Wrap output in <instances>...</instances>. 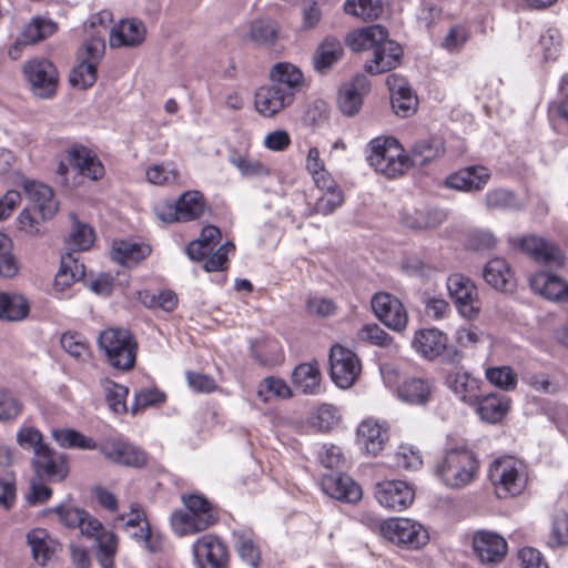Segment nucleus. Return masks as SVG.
Segmentation results:
<instances>
[{
  "mask_svg": "<svg viewBox=\"0 0 568 568\" xmlns=\"http://www.w3.org/2000/svg\"><path fill=\"white\" fill-rule=\"evenodd\" d=\"M151 253V247L144 243H135L132 241H114L112 245V258L125 266L138 264Z\"/></svg>",
  "mask_w": 568,
  "mask_h": 568,
  "instance_id": "e433bc0d",
  "label": "nucleus"
},
{
  "mask_svg": "<svg viewBox=\"0 0 568 568\" xmlns=\"http://www.w3.org/2000/svg\"><path fill=\"white\" fill-rule=\"evenodd\" d=\"M291 378L293 387L304 395H316L321 390L322 374L315 361L297 365Z\"/></svg>",
  "mask_w": 568,
  "mask_h": 568,
  "instance_id": "7c9ffc66",
  "label": "nucleus"
},
{
  "mask_svg": "<svg viewBox=\"0 0 568 568\" xmlns=\"http://www.w3.org/2000/svg\"><path fill=\"white\" fill-rule=\"evenodd\" d=\"M529 284L534 292L550 301H566L568 298V284L550 273H536L530 277Z\"/></svg>",
  "mask_w": 568,
  "mask_h": 568,
  "instance_id": "c756f323",
  "label": "nucleus"
},
{
  "mask_svg": "<svg viewBox=\"0 0 568 568\" xmlns=\"http://www.w3.org/2000/svg\"><path fill=\"white\" fill-rule=\"evenodd\" d=\"M221 240V232L214 225L203 227L197 240L186 246V254L192 261H202Z\"/></svg>",
  "mask_w": 568,
  "mask_h": 568,
  "instance_id": "37998d69",
  "label": "nucleus"
},
{
  "mask_svg": "<svg viewBox=\"0 0 568 568\" xmlns=\"http://www.w3.org/2000/svg\"><path fill=\"white\" fill-rule=\"evenodd\" d=\"M97 81V64L82 60L70 73V82L79 89H88Z\"/></svg>",
  "mask_w": 568,
  "mask_h": 568,
  "instance_id": "e2e57ef3",
  "label": "nucleus"
},
{
  "mask_svg": "<svg viewBox=\"0 0 568 568\" xmlns=\"http://www.w3.org/2000/svg\"><path fill=\"white\" fill-rule=\"evenodd\" d=\"M485 375L490 384L504 390L515 389L518 381L517 374L509 366L488 367Z\"/></svg>",
  "mask_w": 568,
  "mask_h": 568,
  "instance_id": "bf43d9fd",
  "label": "nucleus"
},
{
  "mask_svg": "<svg viewBox=\"0 0 568 568\" xmlns=\"http://www.w3.org/2000/svg\"><path fill=\"white\" fill-rule=\"evenodd\" d=\"M146 180L155 185L175 184L180 180V173L173 162H164L151 165L146 172Z\"/></svg>",
  "mask_w": 568,
  "mask_h": 568,
  "instance_id": "6e6d98bb",
  "label": "nucleus"
},
{
  "mask_svg": "<svg viewBox=\"0 0 568 568\" xmlns=\"http://www.w3.org/2000/svg\"><path fill=\"white\" fill-rule=\"evenodd\" d=\"M446 219L443 211L426 204L407 205L400 211V223L412 230H429L439 226Z\"/></svg>",
  "mask_w": 568,
  "mask_h": 568,
  "instance_id": "a211bd4d",
  "label": "nucleus"
},
{
  "mask_svg": "<svg viewBox=\"0 0 568 568\" xmlns=\"http://www.w3.org/2000/svg\"><path fill=\"white\" fill-rule=\"evenodd\" d=\"M548 544L551 547L568 544V514L566 511L559 510L554 515Z\"/></svg>",
  "mask_w": 568,
  "mask_h": 568,
  "instance_id": "774afa93",
  "label": "nucleus"
},
{
  "mask_svg": "<svg viewBox=\"0 0 568 568\" xmlns=\"http://www.w3.org/2000/svg\"><path fill=\"white\" fill-rule=\"evenodd\" d=\"M145 34L146 29L141 20L124 19L112 28L109 42L112 48L138 47L144 41Z\"/></svg>",
  "mask_w": 568,
  "mask_h": 568,
  "instance_id": "b1692460",
  "label": "nucleus"
},
{
  "mask_svg": "<svg viewBox=\"0 0 568 568\" xmlns=\"http://www.w3.org/2000/svg\"><path fill=\"white\" fill-rule=\"evenodd\" d=\"M23 189L30 201V207L41 215V220H50L55 215L58 203L50 186L37 181H26Z\"/></svg>",
  "mask_w": 568,
  "mask_h": 568,
  "instance_id": "5701e85b",
  "label": "nucleus"
},
{
  "mask_svg": "<svg viewBox=\"0 0 568 568\" xmlns=\"http://www.w3.org/2000/svg\"><path fill=\"white\" fill-rule=\"evenodd\" d=\"M185 509L175 510L171 515L173 531L182 537L206 530L217 521V514L212 504L202 495H182Z\"/></svg>",
  "mask_w": 568,
  "mask_h": 568,
  "instance_id": "f257e3e1",
  "label": "nucleus"
},
{
  "mask_svg": "<svg viewBox=\"0 0 568 568\" xmlns=\"http://www.w3.org/2000/svg\"><path fill=\"white\" fill-rule=\"evenodd\" d=\"M268 394L281 398L287 399L293 396L292 388L287 385V383L280 377H266L260 384L257 396L263 400H268Z\"/></svg>",
  "mask_w": 568,
  "mask_h": 568,
  "instance_id": "13d9d810",
  "label": "nucleus"
},
{
  "mask_svg": "<svg viewBox=\"0 0 568 568\" xmlns=\"http://www.w3.org/2000/svg\"><path fill=\"white\" fill-rule=\"evenodd\" d=\"M446 285L458 314L469 321L478 318L481 300L475 283L463 274H453Z\"/></svg>",
  "mask_w": 568,
  "mask_h": 568,
  "instance_id": "0eeeda50",
  "label": "nucleus"
},
{
  "mask_svg": "<svg viewBox=\"0 0 568 568\" xmlns=\"http://www.w3.org/2000/svg\"><path fill=\"white\" fill-rule=\"evenodd\" d=\"M229 161L235 169H237L243 178L253 179L267 176L270 174V169L264 163L239 152L231 153Z\"/></svg>",
  "mask_w": 568,
  "mask_h": 568,
  "instance_id": "864d4df0",
  "label": "nucleus"
},
{
  "mask_svg": "<svg viewBox=\"0 0 568 568\" xmlns=\"http://www.w3.org/2000/svg\"><path fill=\"white\" fill-rule=\"evenodd\" d=\"M445 152L444 143L439 139H428L417 141L410 149L407 156L409 166H424L436 159L440 158Z\"/></svg>",
  "mask_w": 568,
  "mask_h": 568,
  "instance_id": "a19ab883",
  "label": "nucleus"
},
{
  "mask_svg": "<svg viewBox=\"0 0 568 568\" xmlns=\"http://www.w3.org/2000/svg\"><path fill=\"white\" fill-rule=\"evenodd\" d=\"M448 387L460 398V400L473 404L478 400V381L466 372L454 371L447 376Z\"/></svg>",
  "mask_w": 568,
  "mask_h": 568,
  "instance_id": "ea45409f",
  "label": "nucleus"
},
{
  "mask_svg": "<svg viewBox=\"0 0 568 568\" xmlns=\"http://www.w3.org/2000/svg\"><path fill=\"white\" fill-rule=\"evenodd\" d=\"M387 438V429L374 419L363 420L357 428L358 443L371 455H377Z\"/></svg>",
  "mask_w": 568,
  "mask_h": 568,
  "instance_id": "f704fd0d",
  "label": "nucleus"
},
{
  "mask_svg": "<svg viewBox=\"0 0 568 568\" xmlns=\"http://www.w3.org/2000/svg\"><path fill=\"white\" fill-rule=\"evenodd\" d=\"M196 568H227L229 555L224 542L215 535L206 534L192 545Z\"/></svg>",
  "mask_w": 568,
  "mask_h": 568,
  "instance_id": "9d476101",
  "label": "nucleus"
},
{
  "mask_svg": "<svg viewBox=\"0 0 568 568\" xmlns=\"http://www.w3.org/2000/svg\"><path fill=\"white\" fill-rule=\"evenodd\" d=\"M362 371L361 361L355 353L341 345H334L329 353V373L339 388L351 387Z\"/></svg>",
  "mask_w": 568,
  "mask_h": 568,
  "instance_id": "1a4fd4ad",
  "label": "nucleus"
},
{
  "mask_svg": "<svg viewBox=\"0 0 568 568\" xmlns=\"http://www.w3.org/2000/svg\"><path fill=\"white\" fill-rule=\"evenodd\" d=\"M32 466L34 473L40 478L44 477L50 481H61L69 473V467L64 456L57 453L49 446L37 452V455L33 456L32 459Z\"/></svg>",
  "mask_w": 568,
  "mask_h": 568,
  "instance_id": "f3484780",
  "label": "nucleus"
},
{
  "mask_svg": "<svg viewBox=\"0 0 568 568\" xmlns=\"http://www.w3.org/2000/svg\"><path fill=\"white\" fill-rule=\"evenodd\" d=\"M270 81L295 100L305 87V78L301 69L286 61L277 62L270 69Z\"/></svg>",
  "mask_w": 568,
  "mask_h": 568,
  "instance_id": "aec40b11",
  "label": "nucleus"
},
{
  "mask_svg": "<svg viewBox=\"0 0 568 568\" xmlns=\"http://www.w3.org/2000/svg\"><path fill=\"white\" fill-rule=\"evenodd\" d=\"M483 276L488 285L501 292H510L516 286V281L508 263L500 257H495L487 262Z\"/></svg>",
  "mask_w": 568,
  "mask_h": 568,
  "instance_id": "2f4dec72",
  "label": "nucleus"
},
{
  "mask_svg": "<svg viewBox=\"0 0 568 568\" xmlns=\"http://www.w3.org/2000/svg\"><path fill=\"white\" fill-rule=\"evenodd\" d=\"M123 523L124 529L134 538L143 539L149 541L151 537V530L149 521L146 520L145 514L140 509L138 505L131 506L129 515H121L118 518Z\"/></svg>",
  "mask_w": 568,
  "mask_h": 568,
  "instance_id": "de8ad7c7",
  "label": "nucleus"
},
{
  "mask_svg": "<svg viewBox=\"0 0 568 568\" xmlns=\"http://www.w3.org/2000/svg\"><path fill=\"white\" fill-rule=\"evenodd\" d=\"M382 536L398 546L420 548L428 541L427 530L410 518H389L379 526Z\"/></svg>",
  "mask_w": 568,
  "mask_h": 568,
  "instance_id": "6e6552de",
  "label": "nucleus"
},
{
  "mask_svg": "<svg viewBox=\"0 0 568 568\" xmlns=\"http://www.w3.org/2000/svg\"><path fill=\"white\" fill-rule=\"evenodd\" d=\"M234 251L235 245L232 242L220 245L216 251H212L204 256V270L206 272L225 271L229 266V254L234 253Z\"/></svg>",
  "mask_w": 568,
  "mask_h": 568,
  "instance_id": "680f3d73",
  "label": "nucleus"
},
{
  "mask_svg": "<svg viewBox=\"0 0 568 568\" xmlns=\"http://www.w3.org/2000/svg\"><path fill=\"white\" fill-rule=\"evenodd\" d=\"M510 407V402L505 395L489 394L478 403L480 417L491 424L500 422Z\"/></svg>",
  "mask_w": 568,
  "mask_h": 568,
  "instance_id": "c03bdc74",
  "label": "nucleus"
},
{
  "mask_svg": "<svg viewBox=\"0 0 568 568\" xmlns=\"http://www.w3.org/2000/svg\"><path fill=\"white\" fill-rule=\"evenodd\" d=\"M403 55L400 45L385 37L375 49L373 59L365 63V71L371 74H379L390 71L399 65Z\"/></svg>",
  "mask_w": 568,
  "mask_h": 568,
  "instance_id": "4be33fe9",
  "label": "nucleus"
},
{
  "mask_svg": "<svg viewBox=\"0 0 568 568\" xmlns=\"http://www.w3.org/2000/svg\"><path fill=\"white\" fill-rule=\"evenodd\" d=\"M102 387L105 392V398L111 410L114 413L126 412L125 398L129 394V389L110 379H103Z\"/></svg>",
  "mask_w": 568,
  "mask_h": 568,
  "instance_id": "052dcab7",
  "label": "nucleus"
},
{
  "mask_svg": "<svg viewBox=\"0 0 568 568\" xmlns=\"http://www.w3.org/2000/svg\"><path fill=\"white\" fill-rule=\"evenodd\" d=\"M368 81L365 75L358 74L353 82L344 85L338 92V105L343 114L353 116L363 104V97L368 93Z\"/></svg>",
  "mask_w": 568,
  "mask_h": 568,
  "instance_id": "bb28decb",
  "label": "nucleus"
},
{
  "mask_svg": "<svg viewBox=\"0 0 568 568\" xmlns=\"http://www.w3.org/2000/svg\"><path fill=\"white\" fill-rule=\"evenodd\" d=\"M55 30L57 24L50 19L34 17L23 27L19 38L27 45L33 44L50 37Z\"/></svg>",
  "mask_w": 568,
  "mask_h": 568,
  "instance_id": "8fccbe9b",
  "label": "nucleus"
},
{
  "mask_svg": "<svg viewBox=\"0 0 568 568\" xmlns=\"http://www.w3.org/2000/svg\"><path fill=\"white\" fill-rule=\"evenodd\" d=\"M386 84L390 94V103L396 115L408 118L413 115L418 105L416 93L412 90L408 81L396 73L386 78Z\"/></svg>",
  "mask_w": 568,
  "mask_h": 568,
  "instance_id": "4468645a",
  "label": "nucleus"
},
{
  "mask_svg": "<svg viewBox=\"0 0 568 568\" xmlns=\"http://www.w3.org/2000/svg\"><path fill=\"white\" fill-rule=\"evenodd\" d=\"M488 477L499 498L517 496L527 484V471L524 463L513 456L495 459L488 469Z\"/></svg>",
  "mask_w": 568,
  "mask_h": 568,
  "instance_id": "7ed1b4c3",
  "label": "nucleus"
},
{
  "mask_svg": "<svg viewBox=\"0 0 568 568\" xmlns=\"http://www.w3.org/2000/svg\"><path fill=\"white\" fill-rule=\"evenodd\" d=\"M478 467V460L471 450L455 447L445 452L436 464L435 474L445 486L459 489L474 480Z\"/></svg>",
  "mask_w": 568,
  "mask_h": 568,
  "instance_id": "f03ea898",
  "label": "nucleus"
},
{
  "mask_svg": "<svg viewBox=\"0 0 568 568\" xmlns=\"http://www.w3.org/2000/svg\"><path fill=\"white\" fill-rule=\"evenodd\" d=\"M182 222L192 221L203 215L205 203L197 191H186L175 202Z\"/></svg>",
  "mask_w": 568,
  "mask_h": 568,
  "instance_id": "09e8293b",
  "label": "nucleus"
},
{
  "mask_svg": "<svg viewBox=\"0 0 568 568\" xmlns=\"http://www.w3.org/2000/svg\"><path fill=\"white\" fill-rule=\"evenodd\" d=\"M315 186L322 192L313 207L315 213L332 214L344 202V193L334 179H326Z\"/></svg>",
  "mask_w": 568,
  "mask_h": 568,
  "instance_id": "c9c22d12",
  "label": "nucleus"
},
{
  "mask_svg": "<svg viewBox=\"0 0 568 568\" xmlns=\"http://www.w3.org/2000/svg\"><path fill=\"white\" fill-rule=\"evenodd\" d=\"M234 548L241 560L252 568H256L261 560L260 547L256 537L251 530H236L233 532Z\"/></svg>",
  "mask_w": 568,
  "mask_h": 568,
  "instance_id": "79ce46f5",
  "label": "nucleus"
},
{
  "mask_svg": "<svg viewBox=\"0 0 568 568\" xmlns=\"http://www.w3.org/2000/svg\"><path fill=\"white\" fill-rule=\"evenodd\" d=\"M369 164L387 178L402 175L408 169V159L399 142L392 138H376L369 143Z\"/></svg>",
  "mask_w": 568,
  "mask_h": 568,
  "instance_id": "20e7f679",
  "label": "nucleus"
},
{
  "mask_svg": "<svg viewBox=\"0 0 568 568\" xmlns=\"http://www.w3.org/2000/svg\"><path fill=\"white\" fill-rule=\"evenodd\" d=\"M491 173L483 165H470L450 173L445 179V186L462 192L481 191L489 182Z\"/></svg>",
  "mask_w": 568,
  "mask_h": 568,
  "instance_id": "dca6fc26",
  "label": "nucleus"
},
{
  "mask_svg": "<svg viewBox=\"0 0 568 568\" xmlns=\"http://www.w3.org/2000/svg\"><path fill=\"white\" fill-rule=\"evenodd\" d=\"M27 542L31 548L32 557L34 561L40 565L45 562L53 555L52 541L47 530L42 528H34L27 534Z\"/></svg>",
  "mask_w": 568,
  "mask_h": 568,
  "instance_id": "49530a36",
  "label": "nucleus"
},
{
  "mask_svg": "<svg viewBox=\"0 0 568 568\" xmlns=\"http://www.w3.org/2000/svg\"><path fill=\"white\" fill-rule=\"evenodd\" d=\"M295 100L273 83L261 87L254 97L256 111L264 118H273L283 110L290 108Z\"/></svg>",
  "mask_w": 568,
  "mask_h": 568,
  "instance_id": "6ab92c4d",
  "label": "nucleus"
},
{
  "mask_svg": "<svg viewBox=\"0 0 568 568\" xmlns=\"http://www.w3.org/2000/svg\"><path fill=\"white\" fill-rule=\"evenodd\" d=\"M323 491L337 500L356 503L362 498L361 486L346 474H328L322 478Z\"/></svg>",
  "mask_w": 568,
  "mask_h": 568,
  "instance_id": "412c9836",
  "label": "nucleus"
},
{
  "mask_svg": "<svg viewBox=\"0 0 568 568\" xmlns=\"http://www.w3.org/2000/svg\"><path fill=\"white\" fill-rule=\"evenodd\" d=\"M248 37L260 45H273L278 38V24L272 19L253 20Z\"/></svg>",
  "mask_w": 568,
  "mask_h": 568,
  "instance_id": "603ef678",
  "label": "nucleus"
},
{
  "mask_svg": "<svg viewBox=\"0 0 568 568\" xmlns=\"http://www.w3.org/2000/svg\"><path fill=\"white\" fill-rule=\"evenodd\" d=\"M85 275V267L82 262L67 253L61 257L59 271L54 277V291L63 293L70 288L75 282L81 281Z\"/></svg>",
  "mask_w": 568,
  "mask_h": 568,
  "instance_id": "72a5a7b5",
  "label": "nucleus"
},
{
  "mask_svg": "<svg viewBox=\"0 0 568 568\" xmlns=\"http://www.w3.org/2000/svg\"><path fill=\"white\" fill-rule=\"evenodd\" d=\"M520 247L538 263L546 265H562L564 263L561 251L540 237L525 236L520 241Z\"/></svg>",
  "mask_w": 568,
  "mask_h": 568,
  "instance_id": "a878e982",
  "label": "nucleus"
},
{
  "mask_svg": "<svg viewBox=\"0 0 568 568\" xmlns=\"http://www.w3.org/2000/svg\"><path fill=\"white\" fill-rule=\"evenodd\" d=\"M344 49L339 40L334 37H326L317 47L313 55L314 69L321 73L329 70L342 59Z\"/></svg>",
  "mask_w": 568,
  "mask_h": 568,
  "instance_id": "4c0bfd02",
  "label": "nucleus"
},
{
  "mask_svg": "<svg viewBox=\"0 0 568 568\" xmlns=\"http://www.w3.org/2000/svg\"><path fill=\"white\" fill-rule=\"evenodd\" d=\"M344 10L363 20H374L382 14L383 4L381 0H346Z\"/></svg>",
  "mask_w": 568,
  "mask_h": 568,
  "instance_id": "5fc2aeb1",
  "label": "nucleus"
},
{
  "mask_svg": "<svg viewBox=\"0 0 568 568\" xmlns=\"http://www.w3.org/2000/svg\"><path fill=\"white\" fill-rule=\"evenodd\" d=\"M473 549L481 564L495 566L504 560L508 547L501 535L483 529L474 534Z\"/></svg>",
  "mask_w": 568,
  "mask_h": 568,
  "instance_id": "f8f14e48",
  "label": "nucleus"
},
{
  "mask_svg": "<svg viewBox=\"0 0 568 568\" xmlns=\"http://www.w3.org/2000/svg\"><path fill=\"white\" fill-rule=\"evenodd\" d=\"M23 75L32 94L49 100L57 94L59 73L54 64L44 58H34L23 65Z\"/></svg>",
  "mask_w": 568,
  "mask_h": 568,
  "instance_id": "423d86ee",
  "label": "nucleus"
},
{
  "mask_svg": "<svg viewBox=\"0 0 568 568\" xmlns=\"http://www.w3.org/2000/svg\"><path fill=\"white\" fill-rule=\"evenodd\" d=\"M70 164L82 175L97 181L104 175V166L97 154L84 146H72L68 150Z\"/></svg>",
  "mask_w": 568,
  "mask_h": 568,
  "instance_id": "cd10ccee",
  "label": "nucleus"
},
{
  "mask_svg": "<svg viewBox=\"0 0 568 568\" xmlns=\"http://www.w3.org/2000/svg\"><path fill=\"white\" fill-rule=\"evenodd\" d=\"M98 343L111 366L121 371H129L134 366L136 344L129 331L108 328L100 334Z\"/></svg>",
  "mask_w": 568,
  "mask_h": 568,
  "instance_id": "39448f33",
  "label": "nucleus"
},
{
  "mask_svg": "<svg viewBox=\"0 0 568 568\" xmlns=\"http://www.w3.org/2000/svg\"><path fill=\"white\" fill-rule=\"evenodd\" d=\"M94 241V232L92 227L79 221H74V229L71 231L68 245L74 251L89 250Z\"/></svg>",
  "mask_w": 568,
  "mask_h": 568,
  "instance_id": "0e129e2a",
  "label": "nucleus"
},
{
  "mask_svg": "<svg viewBox=\"0 0 568 568\" xmlns=\"http://www.w3.org/2000/svg\"><path fill=\"white\" fill-rule=\"evenodd\" d=\"M484 203L489 210L511 209L516 207V196L507 189H491L485 194Z\"/></svg>",
  "mask_w": 568,
  "mask_h": 568,
  "instance_id": "338daca9",
  "label": "nucleus"
},
{
  "mask_svg": "<svg viewBox=\"0 0 568 568\" xmlns=\"http://www.w3.org/2000/svg\"><path fill=\"white\" fill-rule=\"evenodd\" d=\"M372 308L379 321L393 331H403L408 322L403 303L392 294L377 293L372 298Z\"/></svg>",
  "mask_w": 568,
  "mask_h": 568,
  "instance_id": "9b49d317",
  "label": "nucleus"
},
{
  "mask_svg": "<svg viewBox=\"0 0 568 568\" xmlns=\"http://www.w3.org/2000/svg\"><path fill=\"white\" fill-rule=\"evenodd\" d=\"M448 338L437 328H423L415 333L412 346L422 356L433 359L439 356L447 346Z\"/></svg>",
  "mask_w": 568,
  "mask_h": 568,
  "instance_id": "c85d7f7f",
  "label": "nucleus"
},
{
  "mask_svg": "<svg viewBox=\"0 0 568 568\" xmlns=\"http://www.w3.org/2000/svg\"><path fill=\"white\" fill-rule=\"evenodd\" d=\"M29 314L28 301L19 294L0 292V320L18 322Z\"/></svg>",
  "mask_w": 568,
  "mask_h": 568,
  "instance_id": "a18cd8bd",
  "label": "nucleus"
},
{
  "mask_svg": "<svg viewBox=\"0 0 568 568\" xmlns=\"http://www.w3.org/2000/svg\"><path fill=\"white\" fill-rule=\"evenodd\" d=\"M52 438L62 448H79V449H97V443L91 438L84 436L82 433L72 428H53L51 430Z\"/></svg>",
  "mask_w": 568,
  "mask_h": 568,
  "instance_id": "3c124183",
  "label": "nucleus"
},
{
  "mask_svg": "<svg viewBox=\"0 0 568 568\" xmlns=\"http://www.w3.org/2000/svg\"><path fill=\"white\" fill-rule=\"evenodd\" d=\"M375 498L383 507L402 511L413 503L414 490L403 480H385L376 484Z\"/></svg>",
  "mask_w": 568,
  "mask_h": 568,
  "instance_id": "ddd939ff",
  "label": "nucleus"
},
{
  "mask_svg": "<svg viewBox=\"0 0 568 568\" xmlns=\"http://www.w3.org/2000/svg\"><path fill=\"white\" fill-rule=\"evenodd\" d=\"M61 346L70 356L80 362H85L90 358L89 345L78 334L64 333L61 336Z\"/></svg>",
  "mask_w": 568,
  "mask_h": 568,
  "instance_id": "69168bd1",
  "label": "nucleus"
},
{
  "mask_svg": "<svg viewBox=\"0 0 568 568\" xmlns=\"http://www.w3.org/2000/svg\"><path fill=\"white\" fill-rule=\"evenodd\" d=\"M251 355L255 361L265 366H275L284 359L283 349L277 339L260 337L251 342Z\"/></svg>",
  "mask_w": 568,
  "mask_h": 568,
  "instance_id": "58836bf2",
  "label": "nucleus"
},
{
  "mask_svg": "<svg viewBox=\"0 0 568 568\" xmlns=\"http://www.w3.org/2000/svg\"><path fill=\"white\" fill-rule=\"evenodd\" d=\"M385 37H388L387 30L381 24H373L348 33L345 40L352 51L372 50L374 54L375 49L381 41L385 40Z\"/></svg>",
  "mask_w": 568,
  "mask_h": 568,
  "instance_id": "473e14b6",
  "label": "nucleus"
},
{
  "mask_svg": "<svg viewBox=\"0 0 568 568\" xmlns=\"http://www.w3.org/2000/svg\"><path fill=\"white\" fill-rule=\"evenodd\" d=\"M434 386L427 378L409 376L397 387L398 398L410 405L424 406L433 396Z\"/></svg>",
  "mask_w": 568,
  "mask_h": 568,
  "instance_id": "393cba45",
  "label": "nucleus"
},
{
  "mask_svg": "<svg viewBox=\"0 0 568 568\" xmlns=\"http://www.w3.org/2000/svg\"><path fill=\"white\" fill-rule=\"evenodd\" d=\"M94 540L98 545V559L101 567L112 568L118 547L115 534L104 529Z\"/></svg>",
  "mask_w": 568,
  "mask_h": 568,
  "instance_id": "4d7b16f0",
  "label": "nucleus"
},
{
  "mask_svg": "<svg viewBox=\"0 0 568 568\" xmlns=\"http://www.w3.org/2000/svg\"><path fill=\"white\" fill-rule=\"evenodd\" d=\"M97 448L108 460L119 465L140 467L146 460L143 450L119 438H106Z\"/></svg>",
  "mask_w": 568,
  "mask_h": 568,
  "instance_id": "2eb2a0df",
  "label": "nucleus"
}]
</instances>
